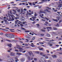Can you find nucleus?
I'll list each match as a JSON object with an SVG mask.
<instances>
[{"label":"nucleus","mask_w":62,"mask_h":62,"mask_svg":"<svg viewBox=\"0 0 62 62\" xmlns=\"http://www.w3.org/2000/svg\"><path fill=\"white\" fill-rule=\"evenodd\" d=\"M39 12L40 13H46L45 12L42 11L41 10H40L39 11Z\"/></svg>","instance_id":"obj_7"},{"label":"nucleus","mask_w":62,"mask_h":62,"mask_svg":"<svg viewBox=\"0 0 62 62\" xmlns=\"http://www.w3.org/2000/svg\"><path fill=\"white\" fill-rule=\"evenodd\" d=\"M21 19L22 21H24V18L23 17V16H22L21 17Z\"/></svg>","instance_id":"obj_10"},{"label":"nucleus","mask_w":62,"mask_h":62,"mask_svg":"<svg viewBox=\"0 0 62 62\" xmlns=\"http://www.w3.org/2000/svg\"><path fill=\"white\" fill-rule=\"evenodd\" d=\"M53 28L54 30H57V29L55 27H53Z\"/></svg>","instance_id":"obj_15"},{"label":"nucleus","mask_w":62,"mask_h":62,"mask_svg":"<svg viewBox=\"0 0 62 62\" xmlns=\"http://www.w3.org/2000/svg\"><path fill=\"white\" fill-rule=\"evenodd\" d=\"M47 27V28H46L47 29L48 31H49V30L48 29H50V30H52V27Z\"/></svg>","instance_id":"obj_4"},{"label":"nucleus","mask_w":62,"mask_h":62,"mask_svg":"<svg viewBox=\"0 0 62 62\" xmlns=\"http://www.w3.org/2000/svg\"><path fill=\"white\" fill-rule=\"evenodd\" d=\"M33 11H32L31 12V13H29L28 12L27 13V14H26V16H27V17H28V16L27 15H32V14H33Z\"/></svg>","instance_id":"obj_3"},{"label":"nucleus","mask_w":62,"mask_h":62,"mask_svg":"<svg viewBox=\"0 0 62 62\" xmlns=\"http://www.w3.org/2000/svg\"><path fill=\"white\" fill-rule=\"evenodd\" d=\"M57 13H58L59 14H60L61 13V11H60L59 12L58 11L57 12Z\"/></svg>","instance_id":"obj_26"},{"label":"nucleus","mask_w":62,"mask_h":62,"mask_svg":"<svg viewBox=\"0 0 62 62\" xmlns=\"http://www.w3.org/2000/svg\"><path fill=\"white\" fill-rule=\"evenodd\" d=\"M59 44H61V42H60V41L59 42Z\"/></svg>","instance_id":"obj_63"},{"label":"nucleus","mask_w":62,"mask_h":62,"mask_svg":"<svg viewBox=\"0 0 62 62\" xmlns=\"http://www.w3.org/2000/svg\"><path fill=\"white\" fill-rule=\"evenodd\" d=\"M45 62H51V61L49 60H46V61H44Z\"/></svg>","instance_id":"obj_12"},{"label":"nucleus","mask_w":62,"mask_h":62,"mask_svg":"<svg viewBox=\"0 0 62 62\" xmlns=\"http://www.w3.org/2000/svg\"><path fill=\"white\" fill-rule=\"evenodd\" d=\"M5 36H8V34H5Z\"/></svg>","instance_id":"obj_62"},{"label":"nucleus","mask_w":62,"mask_h":62,"mask_svg":"<svg viewBox=\"0 0 62 62\" xmlns=\"http://www.w3.org/2000/svg\"><path fill=\"white\" fill-rule=\"evenodd\" d=\"M46 55H47L50 56V54H47Z\"/></svg>","instance_id":"obj_60"},{"label":"nucleus","mask_w":62,"mask_h":62,"mask_svg":"<svg viewBox=\"0 0 62 62\" xmlns=\"http://www.w3.org/2000/svg\"><path fill=\"white\" fill-rule=\"evenodd\" d=\"M31 46L32 47H35V46H34L33 45H31Z\"/></svg>","instance_id":"obj_52"},{"label":"nucleus","mask_w":62,"mask_h":62,"mask_svg":"<svg viewBox=\"0 0 62 62\" xmlns=\"http://www.w3.org/2000/svg\"><path fill=\"white\" fill-rule=\"evenodd\" d=\"M54 11H55V12H56V11H57V10L56 9L55 10H54Z\"/></svg>","instance_id":"obj_56"},{"label":"nucleus","mask_w":62,"mask_h":62,"mask_svg":"<svg viewBox=\"0 0 62 62\" xmlns=\"http://www.w3.org/2000/svg\"><path fill=\"white\" fill-rule=\"evenodd\" d=\"M39 50H43V48H39Z\"/></svg>","instance_id":"obj_39"},{"label":"nucleus","mask_w":62,"mask_h":62,"mask_svg":"<svg viewBox=\"0 0 62 62\" xmlns=\"http://www.w3.org/2000/svg\"><path fill=\"white\" fill-rule=\"evenodd\" d=\"M12 45L11 44H9V45H8V46L10 48L11 47Z\"/></svg>","instance_id":"obj_17"},{"label":"nucleus","mask_w":62,"mask_h":62,"mask_svg":"<svg viewBox=\"0 0 62 62\" xmlns=\"http://www.w3.org/2000/svg\"><path fill=\"white\" fill-rule=\"evenodd\" d=\"M52 56L53 58H55L56 57V55H52Z\"/></svg>","instance_id":"obj_8"},{"label":"nucleus","mask_w":62,"mask_h":62,"mask_svg":"<svg viewBox=\"0 0 62 62\" xmlns=\"http://www.w3.org/2000/svg\"><path fill=\"white\" fill-rule=\"evenodd\" d=\"M47 0H41L42 2H43V1H47Z\"/></svg>","instance_id":"obj_43"},{"label":"nucleus","mask_w":62,"mask_h":62,"mask_svg":"<svg viewBox=\"0 0 62 62\" xmlns=\"http://www.w3.org/2000/svg\"><path fill=\"white\" fill-rule=\"evenodd\" d=\"M29 5H31V6H32V5H32V3H29Z\"/></svg>","instance_id":"obj_49"},{"label":"nucleus","mask_w":62,"mask_h":62,"mask_svg":"<svg viewBox=\"0 0 62 62\" xmlns=\"http://www.w3.org/2000/svg\"><path fill=\"white\" fill-rule=\"evenodd\" d=\"M30 52H29L28 53L30 56H31V53H32V52L31 51H30Z\"/></svg>","instance_id":"obj_18"},{"label":"nucleus","mask_w":62,"mask_h":62,"mask_svg":"<svg viewBox=\"0 0 62 62\" xmlns=\"http://www.w3.org/2000/svg\"><path fill=\"white\" fill-rule=\"evenodd\" d=\"M34 16L35 17L37 16V14H34Z\"/></svg>","instance_id":"obj_64"},{"label":"nucleus","mask_w":62,"mask_h":62,"mask_svg":"<svg viewBox=\"0 0 62 62\" xmlns=\"http://www.w3.org/2000/svg\"><path fill=\"white\" fill-rule=\"evenodd\" d=\"M53 33L54 34H56V32H53Z\"/></svg>","instance_id":"obj_61"},{"label":"nucleus","mask_w":62,"mask_h":62,"mask_svg":"<svg viewBox=\"0 0 62 62\" xmlns=\"http://www.w3.org/2000/svg\"><path fill=\"white\" fill-rule=\"evenodd\" d=\"M36 53L37 54H39V52H36Z\"/></svg>","instance_id":"obj_53"},{"label":"nucleus","mask_w":62,"mask_h":62,"mask_svg":"<svg viewBox=\"0 0 62 62\" xmlns=\"http://www.w3.org/2000/svg\"><path fill=\"white\" fill-rule=\"evenodd\" d=\"M25 31L26 32V33H28V32H29V31Z\"/></svg>","instance_id":"obj_45"},{"label":"nucleus","mask_w":62,"mask_h":62,"mask_svg":"<svg viewBox=\"0 0 62 62\" xmlns=\"http://www.w3.org/2000/svg\"><path fill=\"white\" fill-rule=\"evenodd\" d=\"M25 40L27 41L25 42H28V41H29L28 39H25Z\"/></svg>","instance_id":"obj_31"},{"label":"nucleus","mask_w":62,"mask_h":62,"mask_svg":"<svg viewBox=\"0 0 62 62\" xmlns=\"http://www.w3.org/2000/svg\"><path fill=\"white\" fill-rule=\"evenodd\" d=\"M23 10L24 11H26L27 10L26 8H24V9Z\"/></svg>","instance_id":"obj_58"},{"label":"nucleus","mask_w":62,"mask_h":62,"mask_svg":"<svg viewBox=\"0 0 62 62\" xmlns=\"http://www.w3.org/2000/svg\"><path fill=\"white\" fill-rule=\"evenodd\" d=\"M20 26L21 27H23V24H20Z\"/></svg>","instance_id":"obj_30"},{"label":"nucleus","mask_w":62,"mask_h":62,"mask_svg":"<svg viewBox=\"0 0 62 62\" xmlns=\"http://www.w3.org/2000/svg\"><path fill=\"white\" fill-rule=\"evenodd\" d=\"M15 51H16V52H19V51L17 49L15 50Z\"/></svg>","instance_id":"obj_38"},{"label":"nucleus","mask_w":62,"mask_h":62,"mask_svg":"<svg viewBox=\"0 0 62 62\" xmlns=\"http://www.w3.org/2000/svg\"><path fill=\"white\" fill-rule=\"evenodd\" d=\"M21 60L22 62H24V60H25V59L23 58H22V59Z\"/></svg>","instance_id":"obj_14"},{"label":"nucleus","mask_w":62,"mask_h":62,"mask_svg":"<svg viewBox=\"0 0 62 62\" xmlns=\"http://www.w3.org/2000/svg\"><path fill=\"white\" fill-rule=\"evenodd\" d=\"M41 31H42V32H45V30H43V29H41Z\"/></svg>","instance_id":"obj_23"},{"label":"nucleus","mask_w":62,"mask_h":62,"mask_svg":"<svg viewBox=\"0 0 62 62\" xmlns=\"http://www.w3.org/2000/svg\"><path fill=\"white\" fill-rule=\"evenodd\" d=\"M52 20H53L54 22H58V21L57 20V19H53Z\"/></svg>","instance_id":"obj_9"},{"label":"nucleus","mask_w":62,"mask_h":62,"mask_svg":"<svg viewBox=\"0 0 62 62\" xmlns=\"http://www.w3.org/2000/svg\"><path fill=\"white\" fill-rule=\"evenodd\" d=\"M0 34L1 35H3V34L2 32H1L0 33Z\"/></svg>","instance_id":"obj_55"},{"label":"nucleus","mask_w":62,"mask_h":62,"mask_svg":"<svg viewBox=\"0 0 62 62\" xmlns=\"http://www.w3.org/2000/svg\"><path fill=\"white\" fill-rule=\"evenodd\" d=\"M8 15L9 19H11V21H14V19H18L19 18L18 17H15V16H12L11 15H10V14L9 13H8Z\"/></svg>","instance_id":"obj_1"},{"label":"nucleus","mask_w":62,"mask_h":62,"mask_svg":"<svg viewBox=\"0 0 62 62\" xmlns=\"http://www.w3.org/2000/svg\"><path fill=\"white\" fill-rule=\"evenodd\" d=\"M39 43H40V44H44V43H43L39 42Z\"/></svg>","instance_id":"obj_33"},{"label":"nucleus","mask_w":62,"mask_h":62,"mask_svg":"<svg viewBox=\"0 0 62 62\" xmlns=\"http://www.w3.org/2000/svg\"><path fill=\"white\" fill-rule=\"evenodd\" d=\"M26 52V50H24V51L22 52V53H25Z\"/></svg>","instance_id":"obj_42"},{"label":"nucleus","mask_w":62,"mask_h":62,"mask_svg":"<svg viewBox=\"0 0 62 62\" xmlns=\"http://www.w3.org/2000/svg\"><path fill=\"white\" fill-rule=\"evenodd\" d=\"M16 54H18V55H21V54L20 53H16Z\"/></svg>","instance_id":"obj_29"},{"label":"nucleus","mask_w":62,"mask_h":62,"mask_svg":"<svg viewBox=\"0 0 62 62\" xmlns=\"http://www.w3.org/2000/svg\"><path fill=\"white\" fill-rule=\"evenodd\" d=\"M40 54L41 55H44V53H40Z\"/></svg>","instance_id":"obj_25"},{"label":"nucleus","mask_w":62,"mask_h":62,"mask_svg":"<svg viewBox=\"0 0 62 62\" xmlns=\"http://www.w3.org/2000/svg\"><path fill=\"white\" fill-rule=\"evenodd\" d=\"M28 60H33V58H31V59L30 57L29 56H28Z\"/></svg>","instance_id":"obj_6"},{"label":"nucleus","mask_w":62,"mask_h":62,"mask_svg":"<svg viewBox=\"0 0 62 62\" xmlns=\"http://www.w3.org/2000/svg\"><path fill=\"white\" fill-rule=\"evenodd\" d=\"M57 60L59 62H62V60H60L59 59H57Z\"/></svg>","instance_id":"obj_11"},{"label":"nucleus","mask_w":62,"mask_h":62,"mask_svg":"<svg viewBox=\"0 0 62 62\" xmlns=\"http://www.w3.org/2000/svg\"><path fill=\"white\" fill-rule=\"evenodd\" d=\"M46 51L47 52V53H49V51L48 50H46Z\"/></svg>","instance_id":"obj_51"},{"label":"nucleus","mask_w":62,"mask_h":62,"mask_svg":"<svg viewBox=\"0 0 62 62\" xmlns=\"http://www.w3.org/2000/svg\"><path fill=\"white\" fill-rule=\"evenodd\" d=\"M42 7V6H39V8H41V7Z\"/></svg>","instance_id":"obj_48"},{"label":"nucleus","mask_w":62,"mask_h":62,"mask_svg":"<svg viewBox=\"0 0 62 62\" xmlns=\"http://www.w3.org/2000/svg\"><path fill=\"white\" fill-rule=\"evenodd\" d=\"M37 25L38 26H39V24H37Z\"/></svg>","instance_id":"obj_57"},{"label":"nucleus","mask_w":62,"mask_h":62,"mask_svg":"<svg viewBox=\"0 0 62 62\" xmlns=\"http://www.w3.org/2000/svg\"><path fill=\"white\" fill-rule=\"evenodd\" d=\"M44 19L45 20H47V21H48V20H49V19L47 18V17H45Z\"/></svg>","instance_id":"obj_21"},{"label":"nucleus","mask_w":62,"mask_h":62,"mask_svg":"<svg viewBox=\"0 0 62 62\" xmlns=\"http://www.w3.org/2000/svg\"><path fill=\"white\" fill-rule=\"evenodd\" d=\"M41 36H44V34H40Z\"/></svg>","instance_id":"obj_28"},{"label":"nucleus","mask_w":62,"mask_h":62,"mask_svg":"<svg viewBox=\"0 0 62 62\" xmlns=\"http://www.w3.org/2000/svg\"><path fill=\"white\" fill-rule=\"evenodd\" d=\"M43 2H45L44 1V2H39V4H40V3H43Z\"/></svg>","instance_id":"obj_54"},{"label":"nucleus","mask_w":62,"mask_h":62,"mask_svg":"<svg viewBox=\"0 0 62 62\" xmlns=\"http://www.w3.org/2000/svg\"><path fill=\"white\" fill-rule=\"evenodd\" d=\"M46 10H47V12H50L49 11H48V10L47 9H46V10H44V11H46Z\"/></svg>","instance_id":"obj_40"},{"label":"nucleus","mask_w":62,"mask_h":62,"mask_svg":"<svg viewBox=\"0 0 62 62\" xmlns=\"http://www.w3.org/2000/svg\"><path fill=\"white\" fill-rule=\"evenodd\" d=\"M15 22L16 23H18V22H20V21H19V20H17L16 21H15Z\"/></svg>","instance_id":"obj_20"},{"label":"nucleus","mask_w":62,"mask_h":62,"mask_svg":"<svg viewBox=\"0 0 62 62\" xmlns=\"http://www.w3.org/2000/svg\"><path fill=\"white\" fill-rule=\"evenodd\" d=\"M62 5L61 4H59V5L58 6V7H60L61 8L62 7Z\"/></svg>","instance_id":"obj_13"},{"label":"nucleus","mask_w":62,"mask_h":62,"mask_svg":"<svg viewBox=\"0 0 62 62\" xmlns=\"http://www.w3.org/2000/svg\"><path fill=\"white\" fill-rule=\"evenodd\" d=\"M4 21L5 22H7V20L5 19H4Z\"/></svg>","instance_id":"obj_37"},{"label":"nucleus","mask_w":62,"mask_h":62,"mask_svg":"<svg viewBox=\"0 0 62 62\" xmlns=\"http://www.w3.org/2000/svg\"><path fill=\"white\" fill-rule=\"evenodd\" d=\"M0 30H3V31L4 32H6V31H8V30L3 29L0 28Z\"/></svg>","instance_id":"obj_5"},{"label":"nucleus","mask_w":62,"mask_h":62,"mask_svg":"<svg viewBox=\"0 0 62 62\" xmlns=\"http://www.w3.org/2000/svg\"><path fill=\"white\" fill-rule=\"evenodd\" d=\"M35 39V37H34L32 38V40H34V39Z\"/></svg>","instance_id":"obj_22"},{"label":"nucleus","mask_w":62,"mask_h":62,"mask_svg":"<svg viewBox=\"0 0 62 62\" xmlns=\"http://www.w3.org/2000/svg\"><path fill=\"white\" fill-rule=\"evenodd\" d=\"M6 40H7V41H9V42H10V41H11L7 39H6Z\"/></svg>","instance_id":"obj_34"},{"label":"nucleus","mask_w":62,"mask_h":62,"mask_svg":"<svg viewBox=\"0 0 62 62\" xmlns=\"http://www.w3.org/2000/svg\"><path fill=\"white\" fill-rule=\"evenodd\" d=\"M34 60H35V61H37V59H36V58H34Z\"/></svg>","instance_id":"obj_47"},{"label":"nucleus","mask_w":62,"mask_h":62,"mask_svg":"<svg viewBox=\"0 0 62 62\" xmlns=\"http://www.w3.org/2000/svg\"><path fill=\"white\" fill-rule=\"evenodd\" d=\"M51 44H52V43H47V44L50 45Z\"/></svg>","instance_id":"obj_44"},{"label":"nucleus","mask_w":62,"mask_h":62,"mask_svg":"<svg viewBox=\"0 0 62 62\" xmlns=\"http://www.w3.org/2000/svg\"><path fill=\"white\" fill-rule=\"evenodd\" d=\"M57 9H58V10H60V8H57Z\"/></svg>","instance_id":"obj_59"},{"label":"nucleus","mask_w":62,"mask_h":62,"mask_svg":"<svg viewBox=\"0 0 62 62\" xmlns=\"http://www.w3.org/2000/svg\"><path fill=\"white\" fill-rule=\"evenodd\" d=\"M45 58H46V59H47V58H48V57L47 56H45Z\"/></svg>","instance_id":"obj_35"},{"label":"nucleus","mask_w":62,"mask_h":62,"mask_svg":"<svg viewBox=\"0 0 62 62\" xmlns=\"http://www.w3.org/2000/svg\"><path fill=\"white\" fill-rule=\"evenodd\" d=\"M14 54H13V52H11V53L10 55H11V56H13V55H14Z\"/></svg>","instance_id":"obj_19"},{"label":"nucleus","mask_w":62,"mask_h":62,"mask_svg":"<svg viewBox=\"0 0 62 62\" xmlns=\"http://www.w3.org/2000/svg\"><path fill=\"white\" fill-rule=\"evenodd\" d=\"M7 38H12V37L10 36H6Z\"/></svg>","instance_id":"obj_32"},{"label":"nucleus","mask_w":62,"mask_h":62,"mask_svg":"<svg viewBox=\"0 0 62 62\" xmlns=\"http://www.w3.org/2000/svg\"><path fill=\"white\" fill-rule=\"evenodd\" d=\"M46 36L48 37H49L50 36V35L49 34H47Z\"/></svg>","instance_id":"obj_24"},{"label":"nucleus","mask_w":62,"mask_h":62,"mask_svg":"<svg viewBox=\"0 0 62 62\" xmlns=\"http://www.w3.org/2000/svg\"><path fill=\"white\" fill-rule=\"evenodd\" d=\"M32 18L34 20H35V19L36 18V17H34V16H33V17H32Z\"/></svg>","instance_id":"obj_16"},{"label":"nucleus","mask_w":62,"mask_h":62,"mask_svg":"<svg viewBox=\"0 0 62 62\" xmlns=\"http://www.w3.org/2000/svg\"><path fill=\"white\" fill-rule=\"evenodd\" d=\"M17 11L18 12H20V9H19L17 10Z\"/></svg>","instance_id":"obj_50"},{"label":"nucleus","mask_w":62,"mask_h":62,"mask_svg":"<svg viewBox=\"0 0 62 62\" xmlns=\"http://www.w3.org/2000/svg\"><path fill=\"white\" fill-rule=\"evenodd\" d=\"M34 3H35V2H33L32 3V4H33V6H36V5L35 4H34Z\"/></svg>","instance_id":"obj_46"},{"label":"nucleus","mask_w":62,"mask_h":62,"mask_svg":"<svg viewBox=\"0 0 62 62\" xmlns=\"http://www.w3.org/2000/svg\"><path fill=\"white\" fill-rule=\"evenodd\" d=\"M57 19L58 20H59V19H60V17H56Z\"/></svg>","instance_id":"obj_27"},{"label":"nucleus","mask_w":62,"mask_h":62,"mask_svg":"<svg viewBox=\"0 0 62 62\" xmlns=\"http://www.w3.org/2000/svg\"><path fill=\"white\" fill-rule=\"evenodd\" d=\"M21 46L19 45H17V48L19 49V52H22L23 51H24V49H23V48L20 47Z\"/></svg>","instance_id":"obj_2"},{"label":"nucleus","mask_w":62,"mask_h":62,"mask_svg":"<svg viewBox=\"0 0 62 62\" xmlns=\"http://www.w3.org/2000/svg\"><path fill=\"white\" fill-rule=\"evenodd\" d=\"M21 29H23V30H25V29H24V28L23 27H21Z\"/></svg>","instance_id":"obj_36"},{"label":"nucleus","mask_w":62,"mask_h":62,"mask_svg":"<svg viewBox=\"0 0 62 62\" xmlns=\"http://www.w3.org/2000/svg\"><path fill=\"white\" fill-rule=\"evenodd\" d=\"M26 22H23V24H25V23H26Z\"/></svg>","instance_id":"obj_41"}]
</instances>
